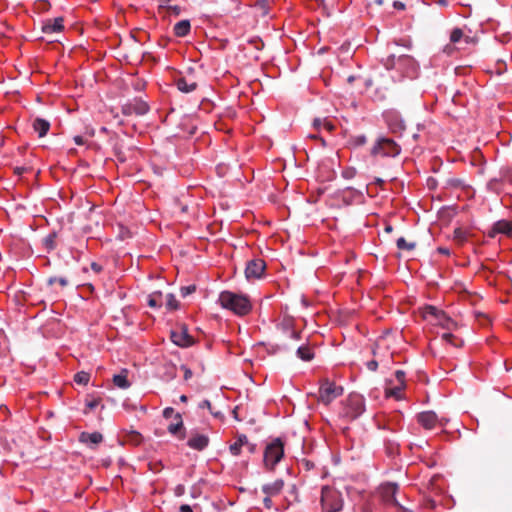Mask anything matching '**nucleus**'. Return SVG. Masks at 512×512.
<instances>
[{
	"mask_svg": "<svg viewBox=\"0 0 512 512\" xmlns=\"http://www.w3.org/2000/svg\"><path fill=\"white\" fill-rule=\"evenodd\" d=\"M218 302L222 308L232 311L236 316H246L252 309V303L248 296L232 291H222Z\"/></svg>",
	"mask_w": 512,
	"mask_h": 512,
	"instance_id": "1",
	"label": "nucleus"
},
{
	"mask_svg": "<svg viewBox=\"0 0 512 512\" xmlns=\"http://www.w3.org/2000/svg\"><path fill=\"white\" fill-rule=\"evenodd\" d=\"M401 153V146L392 138L380 135L371 147L372 156L397 157Z\"/></svg>",
	"mask_w": 512,
	"mask_h": 512,
	"instance_id": "2",
	"label": "nucleus"
},
{
	"mask_svg": "<svg viewBox=\"0 0 512 512\" xmlns=\"http://www.w3.org/2000/svg\"><path fill=\"white\" fill-rule=\"evenodd\" d=\"M320 503L322 512H340L343 509L344 500L341 492L324 486L321 490Z\"/></svg>",
	"mask_w": 512,
	"mask_h": 512,
	"instance_id": "3",
	"label": "nucleus"
},
{
	"mask_svg": "<svg viewBox=\"0 0 512 512\" xmlns=\"http://www.w3.org/2000/svg\"><path fill=\"white\" fill-rule=\"evenodd\" d=\"M147 305L154 309L165 308L166 311L179 309L180 303L172 293L164 294L161 291H154L147 295Z\"/></svg>",
	"mask_w": 512,
	"mask_h": 512,
	"instance_id": "4",
	"label": "nucleus"
},
{
	"mask_svg": "<svg viewBox=\"0 0 512 512\" xmlns=\"http://www.w3.org/2000/svg\"><path fill=\"white\" fill-rule=\"evenodd\" d=\"M284 456V443L281 438H275L271 443H269L264 451V464L270 470H273L274 467L281 461Z\"/></svg>",
	"mask_w": 512,
	"mask_h": 512,
	"instance_id": "5",
	"label": "nucleus"
},
{
	"mask_svg": "<svg viewBox=\"0 0 512 512\" xmlns=\"http://www.w3.org/2000/svg\"><path fill=\"white\" fill-rule=\"evenodd\" d=\"M344 392L342 386L335 385L329 379L325 378L320 381V387L318 390V401L329 405L334 399L340 397Z\"/></svg>",
	"mask_w": 512,
	"mask_h": 512,
	"instance_id": "6",
	"label": "nucleus"
},
{
	"mask_svg": "<svg viewBox=\"0 0 512 512\" xmlns=\"http://www.w3.org/2000/svg\"><path fill=\"white\" fill-rule=\"evenodd\" d=\"M150 110V107L146 101L139 97H135L132 100H128L121 105V113L125 116L146 115Z\"/></svg>",
	"mask_w": 512,
	"mask_h": 512,
	"instance_id": "7",
	"label": "nucleus"
},
{
	"mask_svg": "<svg viewBox=\"0 0 512 512\" xmlns=\"http://www.w3.org/2000/svg\"><path fill=\"white\" fill-rule=\"evenodd\" d=\"M365 411L364 398L358 394H351L347 399L345 415L351 419H357Z\"/></svg>",
	"mask_w": 512,
	"mask_h": 512,
	"instance_id": "8",
	"label": "nucleus"
},
{
	"mask_svg": "<svg viewBox=\"0 0 512 512\" xmlns=\"http://www.w3.org/2000/svg\"><path fill=\"white\" fill-rule=\"evenodd\" d=\"M266 269V263L263 259L256 258L246 263L245 277L248 281L261 279Z\"/></svg>",
	"mask_w": 512,
	"mask_h": 512,
	"instance_id": "9",
	"label": "nucleus"
},
{
	"mask_svg": "<svg viewBox=\"0 0 512 512\" xmlns=\"http://www.w3.org/2000/svg\"><path fill=\"white\" fill-rule=\"evenodd\" d=\"M385 121L388 125L389 130L398 136H401L405 131V122L401 115L396 111L387 112L385 115Z\"/></svg>",
	"mask_w": 512,
	"mask_h": 512,
	"instance_id": "10",
	"label": "nucleus"
},
{
	"mask_svg": "<svg viewBox=\"0 0 512 512\" xmlns=\"http://www.w3.org/2000/svg\"><path fill=\"white\" fill-rule=\"evenodd\" d=\"M398 70L406 77L413 78L417 74L418 64L412 56L400 55L398 56Z\"/></svg>",
	"mask_w": 512,
	"mask_h": 512,
	"instance_id": "11",
	"label": "nucleus"
},
{
	"mask_svg": "<svg viewBox=\"0 0 512 512\" xmlns=\"http://www.w3.org/2000/svg\"><path fill=\"white\" fill-rule=\"evenodd\" d=\"M170 338L175 345L182 348L189 347L194 343L193 337L188 333V328L185 325H182L180 330L172 329Z\"/></svg>",
	"mask_w": 512,
	"mask_h": 512,
	"instance_id": "12",
	"label": "nucleus"
},
{
	"mask_svg": "<svg viewBox=\"0 0 512 512\" xmlns=\"http://www.w3.org/2000/svg\"><path fill=\"white\" fill-rule=\"evenodd\" d=\"M159 378L164 382H170L177 377V367L172 361H164L157 368Z\"/></svg>",
	"mask_w": 512,
	"mask_h": 512,
	"instance_id": "13",
	"label": "nucleus"
},
{
	"mask_svg": "<svg viewBox=\"0 0 512 512\" xmlns=\"http://www.w3.org/2000/svg\"><path fill=\"white\" fill-rule=\"evenodd\" d=\"M419 313L423 320H428L429 318H435L437 320H452L445 311L432 305H425L419 308Z\"/></svg>",
	"mask_w": 512,
	"mask_h": 512,
	"instance_id": "14",
	"label": "nucleus"
},
{
	"mask_svg": "<svg viewBox=\"0 0 512 512\" xmlns=\"http://www.w3.org/2000/svg\"><path fill=\"white\" fill-rule=\"evenodd\" d=\"M497 234H504L512 237V221L499 220L495 222L488 233V236L494 238Z\"/></svg>",
	"mask_w": 512,
	"mask_h": 512,
	"instance_id": "15",
	"label": "nucleus"
},
{
	"mask_svg": "<svg viewBox=\"0 0 512 512\" xmlns=\"http://www.w3.org/2000/svg\"><path fill=\"white\" fill-rule=\"evenodd\" d=\"M64 18L56 17L55 19H47L42 22V32L45 34L59 33L64 29Z\"/></svg>",
	"mask_w": 512,
	"mask_h": 512,
	"instance_id": "16",
	"label": "nucleus"
},
{
	"mask_svg": "<svg viewBox=\"0 0 512 512\" xmlns=\"http://www.w3.org/2000/svg\"><path fill=\"white\" fill-rule=\"evenodd\" d=\"M103 441V435L100 432H81L79 435V442L87 445L93 449L96 445Z\"/></svg>",
	"mask_w": 512,
	"mask_h": 512,
	"instance_id": "17",
	"label": "nucleus"
},
{
	"mask_svg": "<svg viewBox=\"0 0 512 512\" xmlns=\"http://www.w3.org/2000/svg\"><path fill=\"white\" fill-rule=\"evenodd\" d=\"M417 420L425 429H432L438 422V417L434 411H424L417 415Z\"/></svg>",
	"mask_w": 512,
	"mask_h": 512,
	"instance_id": "18",
	"label": "nucleus"
},
{
	"mask_svg": "<svg viewBox=\"0 0 512 512\" xmlns=\"http://www.w3.org/2000/svg\"><path fill=\"white\" fill-rule=\"evenodd\" d=\"M187 445L191 449L203 451L209 445V437L203 434H196L187 441Z\"/></svg>",
	"mask_w": 512,
	"mask_h": 512,
	"instance_id": "19",
	"label": "nucleus"
},
{
	"mask_svg": "<svg viewBox=\"0 0 512 512\" xmlns=\"http://www.w3.org/2000/svg\"><path fill=\"white\" fill-rule=\"evenodd\" d=\"M174 418L176 420L175 423H171L167 427V431L172 435H178L180 439L185 438V432H180L183 429V419L180 413H175Z\"/></svg>",
	"mask_w": 512,
	"mask_h": 512,
	"instance_id": "20",
	"label": "nucleus"
},
{
	"mask_svg": "<svg viewBox=\"0 0 512 512\" xmlns=\"http://www.w3.org/2000/svg\"><path fill=\"white\" fill-rule=\"evenodd\" d=\"M284 487V481L277 479L273 483L264 484L262 486V492L268 496H275L281 492Z\"/></svg>",
	"mask_w": 512,
	"mask_h": 512,
	"instance_id": "21",
	"label": "nucleus"
},
{
	"mask_svg": "<svg viewBox=\"0 0 512 512\" xmlns=\"http://www.w3.org/2000/svg\"><path fill=\"white\" fill-rule=\"evenodd\" d=\"M128 370L122 369L119 374L113 376V383L120 389H128L131 386V382L127 378Z\"/></svg>",
	"mask_w": 512,
	"mask_h": 512,
	"instance_id": "22",
	"label": "nucleus"
},
{
	"mask_svg": "<svg viewBox=\"0 0 512 512\" xmlns=\"http://www.w3.org/2000/svg\"><path fill=\"white\" fill-rule=\"evenodd\" d=\"M32 126L39 137H44L50 129V122L43 118H36Z\"/></svg>",
	"mask_w": 512,
	"mask_h": 512,
	"instance_id": "23",
	"label": "nucleus"
},
{
	"mask_svg": "<svg viewBox=\"0 0 512 512\" xmlns=\"http://www.w3.org/2000/svg\"><path fill=\"white\" fill-rule=\"evenodd\" d=\"M191 31V24L188 19L177 22L173 27V32L177 37H185Z\"/></svg>",
	"mask_w": 512,
	"mask_h": 512,
	"instance_id": "24",
	"label": "nucleus"
},
{
	"mask_svg": "<svg viewBox=\"0 0 512 512\" xmlns=\"http://www.w3.org/2000/svg\"><path fill=\"white\" fill-rule=\"evenodd\" d=\"M176 87L183 93H190L196 89L197 84L195 82L189 83L185 78H179L176 81Z\"/></svg>",
	"mask_w": 512,
	"mask_h": 512,
	"instance_id": "25",
	"label": "nucleus"
},
{
	"mask_svg": "<svg viewBox=\"0 0 512 512\" xmlns=\"http://www.w3.org/2000/svg\"><path fill=\"white\" fill-rule=\"evenodd\" d=\"M56 238L57 232L55 230L51 231L47 236L43 238V246L48 252L53 251L56 248Z\"/></svg>",
	"mask_w": 512,
	"mask_h": 512,
	"instance_id": "26",
	"label": "nucleus"
},
{
	"mask_svg": "<svg viewBox=\"0 0 512 512\" xmlns=\"http://www.w3.org/2000/svg\"><path fill=\"white\" fill-rule=\"evenodd\" d=\"M297 356L303 361H310L314 358V353L308 346H300L296 351Z\"/></svg>",
	"mask_w": 512,
	"mask_h": 512,
	"instance_id": "27",
	"label": "nucleus"
},
{
	"mask_svg": "<svg viewBox=\"0 0 512 512\" xmlns=\"http://www.w3.org/2000/svg\"><path fill=\"white\" fill-rule=\"evenodd\" d=\"M399 445L394 440H385V450L388 456L394 457L398 454Z\"/></svg>",
	"mask_w": 512,
	"mask_h": 512,
	"instance_id": "28",
	"label": "nucleus"
},
{
	"mask_svg": "<svg viewBox=\"0 0 512 512\" xmlns=\"http://www.w3.org/2000/svg\"><path fill=\"white\" fill-rule=\"evenodd\" d=\"M396 246L399 250L411 251V250L415 249L416 243L415 242H407L404 237H400L396 241Z\"/></svg>",
	"mask_w": 512,
	"mask_h": 512,
	"instance_id": "29",
	"label": "nucleus"
},
{
	"mask_svg": "<svg viewBox=\"0 0 512 512\" xmlns=\"http://www.w3.org/2000/svg\"><path fill=\"white\" fill-rule=\"evenodd\" d=\"M383 65L385 66L386 69L388 70H391V69H396L398 70V57L395 56L394 54H391L389 55L384 61H383Z\"/></svg>",
	"mask_w": 512,
	"mask_h": 512,
	"instance_id": "30",
	"label": "nucleus"
},
{
	"mask_svg": "<svg viewBox=\"0 0 512 512\" xmlns=\"http://www.w3.org/2000/svg\"><path fill=\"white\" fill-rule=\"evenodd\" d=\"M90 380V374L85 371L77 372L74 376V381L77 384L87 385Z\"/></svg>",
	"mask_w": 512,
	"mask_h": 512,
	"instance_id": "31",
	"label": "nucleus"
},
{
	"mask_svg": "<svg viewBox=\"0 0 512 512\" xmlns=\"http://www.w3.org/2000/svg\"><path fill=\"white\" fill-rule=\"evenodd\" d=\"M292 322H281L278 327L281 328L284 331H287L290 333V336L292 338L298 339L299 338V332L293 329L291 326Z\"/></svg>",
	"mask_w": 512,
	"mask_h": 512,
	"instance_id": "32",
	"label": "nucleus"
},
{
	"mask_svg": "<svg viewBox=\"0 0 512 512\" xmlns=\"http://www.w3.org/2000/svg\"><path fill=\"white\" fill-rule=\"evenodd\" d=\"M195 291H196L195 284H191L188 286H182L180 288V295H181V297L185 298V297L191 295L192 293H194Z\"/></svg>",
	"mask_w": 512,
	"mask_h": 512,
	"instance_id": "33",
	"label": "nucleus"
},
{
	"mask_svg": "<svg viewBox=\"0 0 512 512\" xmlns=\"http://www.w3.org/2000/svg\"><path fill=\"white\" fill-rule=\"evenodd\" d=\"M462 37L463 31L460 28H454L450 34V41L452 43H457L461 40Z\"/></svg>",
	"mask_w": 512,
	"mask_h": 512,
	"instance_id": "34",
	"label": "nucleus"
},
{
	"mask_svg": "<svg viewBox=\"0 0 512 512\" xmlns=\"http://www.w3.org/2000/svg\"><path fill=\"white\" fill-rule=\"evenodd\" d=\"M351 142L354 146L359 147L367 143V138L364 134L356 135L351 138Z\"/></svg>",
	"mask_w": 512,
	"mask_h": 512,
	"instance_id": "35",
	"label": "nucleus"
},
{
	"mask_svg": "<svg viewBox=\"0 0 512 512\" xmlns=\"http://www.w3.org/2000/svg\"><path fill=\"white\" fill-rule=\"evenodd\" d=\"M454 239L458 240L459 242H463L466 240L467 233L462 228H456L453 232Z\"/></svg>",
	"mask_w": 512,
	"mask_h": 512,
	"instance_id": "36",
	"label": "nucleus"
},
{
	"mask_svg": "<svg viewBox=\"0 0 512 512\" xmlns=\"http://www.w3.org/2000/svg\"><path fill=\"white\" fill-rule=\"evenodd\" d=\"M356 176V169L354 167H348L342 171V177L350 180Z\"/></svg>",
	"mask_w": 512,
	"mask_h": 512,
	"instance_id": "37",
	"label": "nucleus"
},
{
	"mask_svg": "<svg viewBox=\"0 0 512 512\" xmlns=\"http://www.w3.org/2000/svg\"><path fill=\"white\" fill-rule=\"evenodd\" d=\"M241 448H242V446H240L238 444V442L236 441L235 443L230 445L229 450L232 455L238 456L241 453Z\"/></svg>",
	"mask_w": 512,
	"mask_h": 512,
	"instance_id": "38",
	"label": "nucleus"
},
{
	"mask_svg": "<svg viewBox=\"0 0 512 512\" xmlns=\"http://www.w3.org/2000/svg\"><path fill=\"white\" fill-rule=\"evenodd\" d=\"M166 9L169 11L170 14H173L175 16L180 15L182 12L181 7L177 6V5H174V6L169 5Z\"/></svg>",
	"mask_w": 512,
	"mask_h": 512,
	"instance_id": "39",
	"label": "nucleus"
},
{
	"mask_svg": "<svg viewBox=\"0 0 512 512\" xmlns=\"http://www.w3.org/2000/svg\"><path fill=\"white\" fill-rule=\"evenodd\" d=\"M442 338H443L444 340H446L447 342H449V343H451V344H452V339L454 338V336H453V334H451V333H443ZM453 345H454V346H457V347L462 346V345H463V341H461L459 344H454V343H453Z\"/></svg>",
	"mask_w": 512,
	"mask_h": 512,
	"instance_id": "40",
	"label": "nucleus"
},
{
	"mask_svg": "<svg viewBox=\"0 0 512 512\" xmlns=\"http://www.w3.org/2000/svg\"><path fill=\"white\" fill-rule=\"evenodd\" d=\"M181 369L184 371V380H189L193 375L192 370L186 365H181Z\"/></svg>",
	"mask_w": 512,
	"mask_h": 512,
	"instance_id": "41",
	"label": "nucleus"
},
{
	"mask_svg": "<svg viewBox=\"0 0 512 512\" xmlns=\"http://www.w3.org/2000/svg\"><path fill=\"white\" fill-rule=\"evenodd\" d=\"M366 367L368 370L375 372L378 368V362L376 360H370L366 362Z\"/></svg>",
	"mask_w": 512,
	"mask_h": 512,
	"instance_id": "42",
	"label": "nucleus"
},
{
	"mask_svg": "<svg viewBox=\"0 0 512 512\" xmlns=\"http://www.w3.org/2000/svg\"><path fill=\"white\" fill-rule=\"evenodd\" d=\"M99 402H100L99 399H96V398H93L91 400H87L86 401V407L88 409H94V408H96L99 405Z\"/></svg>",
	"mask_w": 512,
	"mask_h": 512,
	"instance_id": "43",
	"label": "nucleus"
},
{
	"mask_svg": "<svg viewBox=\"0 0 512 512\" xmlns=\"http://www.w3.org/2000/svg\"><path fill=\"white\" fill-rule=\"evenodd\" d=\"M401 390H402L401 386L394 387L393 389L390 390L389 395L394 396L397 399H400Z\"/></svg>",
	"mask_w": 512,
	"mask_h": 512,
	"instance_id": "44",
	"label": "nucleus"
},
{
	"mask_svg": "<svg viewBox=\"0 0 512 512\" xmlns=\"http://www.w3.org/2000/svg\"><path fill=\"white\" fill-rule=\"evenodd\" d=\"M237 442L240 446L247 445L249 443L248 438L244 434H240L237 438Z\"/></svg>",
	"mask_w": 512,
	"mask_h": 512,
	"instance_id": "45",
	"label": "nucleus"
},
{
	"mask_svg": "<svg viewBox=\"0 0 512 512\" xmlns=\"http://www.w3.org/2000/svg\"><path fill=\"white\" fill-rule=\"evenodd\" d=\"M173 414H174V409L172 407H166L163 410V417L166 418V419L172 417Z\"/></svg>",
	"mask_w": 512,
	"mask_h": 512,
	"instance_id": "46",
	"label": "nucleus"
},
{
	"mask_svg": "<svg viewBox=\"0 0 512 512\" xmlns=\"http://www.w3.org/2000/svg\"><path fill=\"white\" fill-rule=\"evenodd\" d=\"M185 493V487L182 484H179L175 488V495L182 496Z\"/></svg>",
	"mask_w": 512,
	"mask_h": 512,
	"instance_id": "47",
	"label": "nucleus"
},
{
	"mask_svg": "<svg viewBox=\"0 0 512 512\" xmlns=\"http://www.w3.org/2000/svg\"><path fill=\"white\" fill-rule=\"evenodd\" d=\"M198 407L200 409L207 408V409L211 410V402L209 400L205 399L199 403Z\"/></svg>",
	"mask_w": 512,
	"mask_h": 512,
	"instance_id": "48",
	"label": "nucleus"
},
{
	"mask_svg": "<svg viewBox=\"0 0 512 512\" xmlns=\"http://www.w3.org/2000/svg\"><path fill=\"white\" fill-rule=\"evenodd\" d=\"M499 182V179L498 178H492L489 180V182L487 183V187L488 189L490 190H494L495 189V186L496 184Z\"/></svg>",
	"mask_w": 512,
	"mask_h": 512,
	"instance_id": "49",
	"label": "nucleus"
},
{
	"mask_svg": "<svg viewBox=\"0 0 512 512\" xmlns=\"http://www.w3.org/2000/svg\"><path fill=\"white\" fill-rule=\"evenodd\" d=\"M395 376H396L397 380L403 384L404 378H405V372L402 370H397L395 372Z\"/></svg>",
	"mask_w": 512,
	"mask_h": 512,
	"instance_id": "50",
	"label": "nucleus"
},
{
	"mask_svg": "<svg viewBox=\"0 0 512 512\" xmlns=\"http://www.w3.org/2000/svg\"><path fill=\"white\" fill-rule=\"evenodd\" d=\"M323 125H324V119L315 118V119L313 120V126H314L316 129L321 128Z\"/></svg>",
	"mask_w": 512,
	"mask_h": 512,
	"instance_id": "51",
	"label": "nucleus"
},
{
	"mask_svg": "<svg viewBox=\"0 0 512 512\" xmlns=\"http://www.w3.org/2000/svg\"><path fill=\"white\" fill-rule=\"evenodd\" d=\"M263 504L266 508L270 509L272 507L271 496L266 495V497L263 499Z\"/></svg>",
	"mask_w": 512,
	"mask_h": 512,
	"instance_id": "52",
	"label": "nucleus"
},
{
	"mask_svg": "<svg viewBox=\"0 0 512 512\" xmlns=\"http://www.w3.org/2000/svg\"><path fill=\"white\" fill-rule=\"evenodd\" d=\"M91 269L96 272V273H99L102 271V266L96 262H92L91 263Z\"/></svg>",
	"mask_w": 512,
	"mask_h": 512,
	"instance_id": "53",
	"label": "nucleus"
},
{
	"mask_svg": "<svg viewBox=\"0 0 512 512\" xmlns=\"http://www.w3.org/2000/svg\"><path fill=\"white\" fill-rule=\"evenodd\" d=\"M393 7L397 10H404L405 9V4L401 1H394L393 2Z\"/></svg>",
	"mask_w": 512,
	"mask_h": 512,
	"instance_id": "54",
	"label": "nucleus"
},
{
	"mask_svg": "<svg viewBox=\"0 0 512 512\" xmlns=\"http://www.w3.org/2000/svg\"><path fill=\"white\" fill-rule=\"evenodd\" d=\"M179 512H193L192 508L188 504H183L179 508Z\"/></svg>",
	"mask_w": 512,
	"mask_h": 512,
	"instance_id": "55",
	"label": "nucleus"
},
{
	"mask_svg": "<svg viewBox=\"0 0 512 512\" xmlns=\"http://www.w3.org/2000/svg\"><path fill=\"white\" fill-rule=\"evenodd\" d=\"M73 140L77 145H83L85 143L84 138L80 135L74 136Z\"/></svg>",
	"mask_w": 512,
	"mask_h": 512,
	"instance_id": "56",
	"label": "nucleus"
},
{
	"mask_svg": "<svg viewBox=\"0 0 512 512\" xmlns=\"http://www.w3.org/2000/svg\"><path fill=\"white\" fill-rule=\"evenodd\" d=\"M57 283H59L62 287H66L68 285V280L66 277H57Z\"/></svg>",
	"mask_w": 512,
	"mask_h": 512,
	"instance_id": "57",
	"label": "nucleus"
},
{
	"mask_svg": "<svg viewBox=\"0 0 512 512\" xmlns=\"http://www.w3.org/2000/svg\"><path fill=\"white\" fill-rule=\"evenodd\" d=\"M246 446H247L248 451H249L250 453H255V452H256V448H257V445H256V444H254V443H250V442H249Z\"/></svg>",
	"mask_w": 512,
	"mask_h": 512,
	"instance_id": "58",
	"label": "nucleus"
},
{
	"mask_svg": "<svg viewBox=\"0 0 512 512\" xmlns=\"http://www.w3.org/2000/svg\"><path fill=\"white\" fill-rule=\"evenodd\" d=\"M438 252L440 254H443V255H449L450 254V250L446 247H439L438 248Z\"/></svg>",
	"mask_w": 512,
	"mask_h": 512,
	"instance_id": "59",
	"label": "nucleus"
},
{
	"mask_svg": "<svg viewBox=\"0 0 512 512\" xmlns=\"http://www.w3.org/2000/svg\"><path fill=\"white\" fill-rule=\"evenodd\" d=\"M451 185H453L454 187H459L462 185V181L460 179H452L450 181Z\"/></svg>",
	"mask_w": 512,
	"mask_h": 512,
	"instance_id": "60",
	"label": "nucleus"
},
{
	"mask_svg": "<svg viewBox=\"0 0 512 512\" xmlns=\"http://www.w3.org/2000/svg\"><path fill=\"white\" fill-rule=\"evenodd\" d=\"M388 487H389V489L391 490V493H392V494H395L396 490L398 489V486H397V484H395V483H390V484H388Z\"/></svg>",
	"mask_w": 512,
	"mask_h": 512,
	"instance_id": "61",
	"label": "nucleus"
},
{
	"mask_svg": "<svg viewBox=\"0 0 512 512\" xmlns=\"http://www.w3.org/2000/svg\"><path fill=\"white\" fill-rule=\"evenodd\" d=\"M327 130H332L333 129V125L331 124V122L327 121L326 119H324V125H323Z\"/></svg>",
	"mask_w": 512,
	"mask_h": 512,
	"instance_id": "62",
	"label": "nucleus"
},
{
	"mask_svg": "<svg viewBox=\"0 0 512 512\" xmlns=\"http://www.w3.org/2000/svg\"><path fill=\"white\" fill-rule=\"evenodd\" d=\"M57 281H58L57 277L53 276V277L48 278L47 283H48V285H53L54 283H57Z\"/></svg>",
	"mask_w": 512,
	"mask_h": 512,
	"instance_id": "63",
	"label": "nucleus"
},
{
	"mask_svg": "<svg viewBox=\"0 0 512 512\" xmlns=\"http://www.w3.org/2000/svg\"><path fill=\"white\" fill-rule=\"evenodd\" d=\"M384 230H385V232L390 233V232H392L393 227L391 225H387Z\"/></svg>",
	"mask_w": 512,
	"mask_h": 512,
	"instance_id": "64",
	"label": "nucleus"
}]
</instances>
